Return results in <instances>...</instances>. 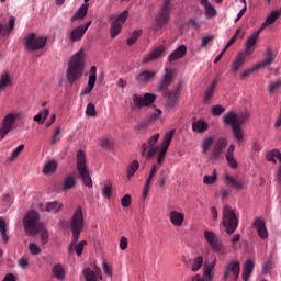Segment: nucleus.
Instances as JSON below:
<instances>
[{"label":"nucleus","instance_id":"obj_1","mask_svg":"<svg viewBox=\"0 0 281 281\" xmlns=\"http://www.w3.org/2000/svg\"><path fill=\"white\" fill-rule=\"evenodd\" d=\"M69 227L72 233V240L68 247V252L74 254L76 251L77 256H82V251H85V247H87V240H81L78 243L80 238V234L85 229V216L82 214V206H77L75 210L70 221ZM78 243V244H76Z\"/></svg>","mask_w":281,"mask_h":281},{"label":"nucleus","instance_id":"obj_2","mask_svg":"<svg viewBox=\"0 0 281 281\" xmlns=\"http://www.w3.org/2000/svg\"><path fill=\"white\" fill-rule=\"evenodd\" d=\"M45 226L41 223V217L36 211H30L24 217V229L27 236H36L38 232L41 233V240L43 245L47 244L49 240V233L44 231Z\"/></svg>","mask_w":281,"mask_h":281},{"label":"nucleus","instance_id":"obj_3","mask_svg":"<svg viewBox=\"0 0 281 281\" xmlns=\"http://www.w3.org/2000/svg\"><path fill=\"white\" fill-rule=\"evenodd\" d=\"M85 72V52L81 49L77 52L68 63V68L66 70V78L69 85L80 80L82 74Z\"/></svg>","mask_w":281,"mask_h":281},{"label":"nucleus","instance_id":"obj_4","mask_svg":"<svg viewBox=\"0 0 281 281\" xmlns=\"http://www.w3.org/2000/svg\"><path fill=\"white\" fill-rule=\"evenodd\" d=\"M249 120L248 112H241L237 114L235 112H228L223 116V122L226 126H231L233 131V135L236 142H243L245 135L243 134V128L240 127L241 124H245Z\"/></svg>","mask_w":281,"mask_h":281},{"label":"nucleus","instance_id":"obj_5","mask_svg":"<svg viewBox=\"0 0 281 281\" xmlns=\"http://www.w3.org/2000/svg\"><path fill=\"white\" fill-rule=\"evenodd\" d=\"M77 170L79 172V177L83 181V184L87 186V188H93V180H91L89 168H87V155H85L82 149L77 151Z\"/></svg>","mask_w":281,"mask_h":281},{"label":"nucleus","instance_id":"obj_6","mask_svg":"<svg viewBox=\"0 0 281 281\" xmlns=\"http://www.w3.org/2000/svg\"><path fill=\"white\" fill-rule=\"evenodd\" d=\"M222 224L225 227L226 234H234V232L238 229V217L236 216V212L227 205L223 209Z\"/></svg>","mask_w":281,"mask_h":281},{"label":"nucleus","instance_id":"obj_7","mask_svg":"<svg viewBox=\"0 0 281 281\" xmlns=\"http://www.w3.org/2000/svg\"><path fill=\"white\" fill-rule=\"evenodd\" d=\"M157 142H159V134H154L147 139V143H143L140 146L142 157H145V159H153V157L159 153V147L156 146Z\"/></svg>","mask_w":281,"mask_h":281},{"label":"nucleus","instance_id":"obj_8","mask_svg":"<svg viewBox=\"0 0 281 281\" xmlns=\"http://www.w3.org/2000/svg\"><path fill=\"white\" fill-rule=\"evenodd\" d=\"M170 0H164L160 10L156 15V25H154V30H161V27L168 25V21H170Z\"/></svg>","mask_w":281,"mask_h":281},{"label":"nucleus","instance_id":"obj_9","mask_svg":"<svg viewBox=\"0 0 281 281\" xmlns=\"http://www.w3.org/2000/svg\"><path fill=\"white\" fill-rule=\"evenodd\" d=\"M181 89H183L182 83H178L173 90H169L160 95L165 98V106L166 109L172 110L175 106L179 104V98L181 95Z\"/></svg>","mask_w":281,"mask_h":281},{"label":"nucleus","instance_id":"obj_10","mask_svg":"<svg viewBox=\"0 0 281 281\" xmlns=\"http://www.w3.org/2000/svg\"><path fill=\"white\" fill-rule=\"evenodd\" d=\"M133 104L131 106V111H137V109H144V106H150L155 100H157V95L153 93H145L144 97L139 94H133L132 97Z\"/></svg>","mask_w":281,"mask_h":281},{"label":"nucleus","instance_id":"obj_11","mask_svg":"<svg viewBox=\"0 0 281 281\" xmlns=\"http://www.w3.org/2000/svg\"><path fill=\"white\" fill-rule=\"evenodd\" d=\"M25 45L29 52H36L38 49H43V47L47 45V37L36 36V34L34 33H30L25 37Z\"/></svg>","mask_w":281,"mask_h":281},{"label":"nucleus","instance_id":"obj_12","mask_svg":"<svg viewBox=\"0 0 281 281\" xmlns=\"http://www.w3.org/2000/svg\"><path fill=\"white\" fill-rule=\"evenodd\" d=\"M175 78V70L165 68V75L160 79L158 86H157V91L158 93L164 94L170 91V85H172V79Z\"/></svg>","mask_w":281,"mask_h":281},{"label":"nucleus","instance_id":"obj_13","mask_svg":"<svg viewBox=\"0 0 281 281\" xmlns=\"http://www.w3.org/2000/svg\"><path fill=\"white\" fill-rule=\"evenodd\" d=\"M240 276V262L232 260L224 271V280L236 281Z\"/></svg>","mask_w":281,"mask_h":281},{"label":"nucleus","instance_id":"obj_14","mask_svg":"<svg viewBox=\"0 0 281 281\" xmlns=\"http://www.w3.org/2000/svg\"><path fill=\"white\" fill-rule=\"evenodd\" d=\"M212 251L220 257L227 256L228 254L227 246H225L223 240L218 238V236H216L214 233L212 234Z\"/></svg>","mask_w":281,"mask_h":281},{"label":"nucleus","instance_id":"obj_15","mask_svg":"<svg viewBox=\"0 0 281 281\" xmlns=\"http://www.w3.org/2000/svg\"><path fill=\"white\" fill-rule=\"evenodd\" d=\"M252 227H255L261 240H267V238H269V231H267V224L265 223V220L256 217L252 223Z\"/></svg>","mask_w":281,"mask_h":281},{"label":"nucleus","instance_id":"obj_16","mask_svg":"<svg viewBox=\"0 0 281 281\" xmlns=\"http://www.w3.org/2000/svg\"><path fill=\"white\" fill-rule=\"evenodd\" d=\"M95 80H98V67L92 66L90 68V75L88 78V86L82 90L81 95H89L95 87Z\"/></svg>","mask_w":281,"mask_h":281},{"label":"nucleus","instance_id":"obj_17","mask_svg":"<svg viewBox=\"0 0 281 281\" xmlns=\"http://www.w3.org/2000/svg\"><path fill=\"white\" fill-rule=\"evenodd\" d=\"M95 80H98V67L92 66L90 68V75L88 78V86L82 90L81 95H89L95 87Z\"/></svg>","mask_w":281,"mask_h":281},{"label":"nucleus","instance_id":"obj_18","mask_svg":"<svg viewBox=\"0 0 281 281\" xmlns=\"http://www.w3.org/2000/svg\"><path fill=\"white\" fill-rule=\"evenodd\" d=\"M260 29L252 33L246 41L245 43V50L244 53L248 54V56H251V54H254L255 49L254 47H256V43H258V38H260Z\"/></svg>","mask_w":281,"mask_h":281},{"label":"nucleus","instance_id":"obj_19","mask_svg":"<svg viewBox=\"0 0 281 281\" xmlns=\"http://www.w3.org/2000/svg\"><path fill=\"white\" fill-rule=\"evenodd\" d=\"M276 61V53H273V48L268 47L266 53L263 54V60L256 64L259 69H265V67H270Z\"/></svg>","mask_w":281,"mask_h":281},{"label":"nucleus","instance_id":"obj_20","mask_svg":"<svg viewBox=\"0 0 281 281\" xmlns=\"http://www.w3.org/2000/svg\"><path fill=\"white\" fill-rule=\"evenodd\" d=\"M155 76H157V72L155 71L143 70L138 75H136L135 80L137 85L146 87V85H148L153 80V78H155Z\"/></svg>","mask_w":281,"mask_h":281},{"label":"nucleus","instance_id":"obj_21","mask_svg":"<svg viewBox=\"0 0 281 281\" xmlns=\"http://www.w3.org/2000/svg\"><path fill=\"white\" fill-rule=\"evenodd\" d=\"M212 280V263L205 261L203 265V276L195 274L191 278V281H210Z\"/></svg>","mask_w":281,"mask_h":281},{"label":"nucleus","instance_id":"obj_22","mask_svg":"<svg viewBox=\"0 0 281 281\" xmlns=\"http://www.w3.org/2000/svg\"><path fill=\"white\" fill-rule=\"evenodd\" d=\"M164 52H166V47L157 46L143 58V65H148V63H153V60L161 58V54H164Z\"/></svg>","mask_w":281,"mask_h":281},{"label":"nucleus","instance_id":"obj_23","mask_svg":"<svg viewBox=\"0 0 281 281\" xmlns=\"http://www.w3.org/2000/svg\"><path fill=\"white\" fill-rule=\"evenodd\" d=\"M169 220L175 227H181L183 225V221H186V214L179 211H171L169 213Z\"/></svg>","mask_w":281,"mask_h":281},{"label":"nucleus","instance_id":"obj_24","mask_svg":"<svg viewBox=\"0 0 281 281\" xmlns=\"http://www.w3.org/2000/svg\"><path fill=\"white\" fill-rule=\"evenodd\" d=\"M187 52H188V48L186 47V45H180L169 55L168 61L175 63L176 60H181V58L186 56Z\"/></svg>","mask_w":281,"mask_h":281},{"label":"nucleus","instance_id":"obj_25","mask_svg":"<svg viewBox=\"0 0 281 281\" xmlns=\"http://www.w3.org/2000/svg\"><path fill=\"white\" fill-rule=\"evenodd\" d=\"M281 12L280 11H272L270 14L266 18V21L261 24L259 27V32H262L266 27H269V25H273L278 19H280Z\"/></svg>","mask_w":281,"mask_h":281},{"label":"nucleus","instance_id":"obj_26","mask_svg":"<svg viewBox=\"0 0 281 281\" xmlns=\"http://www.w3.org/2000/svg\"><path fill=\"white\" fill-rule=\"evenodd\" d=\"M188 269H191L193 272L196 273V271L201 270V267H203V256H198L195 258L189 259L187 262Z\"/></svg>","mask_w":281,"mask_h":281},{"label":"nucleus","instance_id":"obj_27","mask_svg":"<svg viewBox=\"0 0 281 281\" xmlns=\"http://www.w3.org/2000/svg\"><path fill=\"white\" fill-rule=\"evenodd\" d=\"M83 276L86 281H98V278L102 280V271L100 269L93 271L91 268H87L83 270Z\"/></svg>","mask_w":281,"mask_h":281},{"label":"nucleus","instance_id":"obj_28","mask_svg":"<svg viewBox=\"0 0 281 281\" xmlns=\"http://www.w3.org/2000/svg\"><path fill=\"white\" fill-rule=\"evenodd\" d=\"M225 181L229 188H236V190H243L245 188V182L237 180L232 177L229 173L225 175Z\"/></svg>","mask_w":281,"mask_h":281},{"label":"nucleus","instance_id":"obj_29","mask_svg":"<svg viewBox=\"0 0 281 281\" xmlns=\"http://www.w3.org/2000/svg\"><path fill=\"white\" fill-rule=\"evenodd\" d=\"M234 150H236V145H229L226 151V161L231 168H238V162L234 158Z\"/></svg>","mask_w":281,"mask_h":281},{"label":"nucleus","instance_id":"obj_30","mask_svg":"<svg viewBox=\"0 0 281 281\" xmlns=\"http://www.w3.org/2000/svg\"><path fill=\"white\" fill-rule=\"evenodd\" d=\"M207 128H210V125L203 119L192 122L193 133H205Z\"/></svg>","mask_w":281,"mask_h":281},{"label":"nucleus","instance_id":"obj_31","mask_svg":"<svg viewBox=\"0 0 281 281\" xmlns=\"http://www.w3.org/2000/svg\"><path fill=\"white\" fill-rule=\"evenodd\" d=\"M225 148H227V139L218 138L213 149V157H220Z\"/></svg>","mask_w":281,"mask_h":281},{"label":"nucleus","instance_id":"obj_32","mask_svg":"<svg viewBox=\"0 0 281 281\" xmlns=\"http://www.w3.org/2000/svg\"><path fill=\"white\" fill-rule=\"evenodd\" d=\"M16 123V115L14 114H8L2 122V128L5 130V132H11L12 127Z\"/></svg>","mask_w":281,"mask_h":281},{"label":"nucleus","instance_id":"obj_33","mask_svg":"<svg viewBox=\"0 0 281 281\" xmlns=\"http://www.w3.org/2000/svg\"><path fill=\"white\" fill-rule=\"evenodd\" d=\"M249 56L247 53L241 52L237 55L236 59L234 60L232 65L233 71H238L240 67L245 65V59Z\"/></svg>","mask_w":281,"mask_h":281},{"label":"nucleus","instance_id":"obj_34","mask_svg":"<svg viewBox=\"0 0 281 281\" xmlns=\"http://www.w3.org/2000/svg\"><path fill=\"white\" fill-rule=\"evenodd\" d=\"M89 10V4L83 3L74 14V16L70 19V21L74 23L75 21H80V19H85L87 16V12Z\"/></svg>","mask_w":281,"mask_h":281},{"label":"nucleus","instance_id":"obj_35","mask_svg":"<svg viewBox=\"0 0 281 281\" xmlns=\"http://www.w3.org/2000/svg\"><path fill=\"white\" fill-rule=\"evenodd\" d=\"M85 29H81L80 25L75 27L70 34H69V38L71 41V43H76L78 41L82 40V36H85Z\"/></svg>","mask_w":281,"mask_h":281},{"label":"nucleus","instance_id":"obj_36","mask_svg":"<svg viewBox=\"0 0 281 281\" xmlns=\"http://www.w3.org/2000/svg\"><path fill=\"white\" fill-rule=\"evenodd\" d=\"M175 133H177V130L173 128L165 134L160 148L168 150L172 143V137H175Z\"/></svg>","mask_w":281,"mask_h":281},{"label":"nucleus","instance_id":"obj_37","mask_svg":"<svg viewBox=\"0 0 281 281\" xmlns=\"http://www.w3.org/2000/svg\"><path fill=\"white\" fill-rule=\"evenodd\" d=\"M71 188H76V178L74 176L69 175L66 176L61 186L63 192H68V190H71Z\"/></svg>","mask_w":281,"mask_h":281},{"label":"nucleus","instance_id":"obj_38","mask_svg":"<svg viewBox=\"0 0 281 281\" xmlns=\"http://www.w3.org/2000/svg\"><path fill=\"white\" fill-rule=\"evenodd\" d=\"M251 271H254V261H251L249 259L244 265V270H243V274H241L244 281L249 280V276H251Z\"/></svg>","mask_w":281,"mask_h":281},{"label":"nucleus","instance_id":"obj_39","mask_svg":"<svg viewBox=\"0 0 281 281\" xmlns=\"http://www.w3.org/2000/svg\"><path fill=\"white\" fill-rule=\"evenodd\" d=\"M57 168L58 162H56V160H49L48 162L45 164L43 168V175H54Z\"/></svg>","mask_w":281,"mask_h":281},{"label":"nucleus","instance_id":"obj_40","mask_svg":"<svg viewBox=\"0 0 281 281\" xmlns=\"http://www.w3.org/2000/svg\"><path fill=\"white\" fill-rule=\"evenodd\" d=\"M12 85V77H10L9 72H3L0 76V91H3L7 87Z\"/></svg>","mask_w":281,"mask_h":281},{"label":"nucleus","instance_id":"obj_41","mask_svg":"<svg viewBox=\"0 0 281 281\" xmlns=\"http://www.w3.org/2000/svg\"><path fill=\"white\" fill-rule=\"evenodd\" d=\"M53 276L57 278V280H65V268L60 263H56L53 267Z\"/></svg>","mask_w":281,"mask_h":281},{"label":"nucleus","instance_id":"obj_42","mask_svg":"<svg viewBox=\"0 0 281 281\" xmlns=\"http://www.w3.org/2000/svg\"><path fill=\"white\" fill-rule=\"evenodd\" d=\"M60 210H63V203L58 201L48 202L46 204V212H53L56 214V212H60Z\"/></svg>","mask_w":281,"mask_h":281},{"label":"nucleus","instance_id":"obj_43","mask_svg":"<svg viewBox=\"0 0 281 281\" xmlns=\"http://www.w3.org/2000/svg\"><path fill=\"white\" fill-rule=\"evenodd\" d=\"M49 117V110L45 109L44 111L40 112L33 117L34 122H37V124H45V120Z\"/></svg>","mask_w":281,"mask_h":281},{"label":"nucleus","instance_id":"obj_44","mask_svg":"<svg viewBox=\"0 0 281 281\" xmlns=\"http://www.w3.org/2000/svg\"><path fill=\"white\" fill-rule=\"evenodd\" d=\"M0 234H1L2 240L4 243H8L10 240V237H8V226H7L5 220H3V217H0Z\"/></svg>","mask_w":281,"mask_h":281},{"label":"nucleus","instance_id":"obj_45","mask_svg":"<svg viewBox=\"0 0 281 281\" xmlns=\"http://www.w3.org/2000/svg\"><path fill=\"white\" fill-rule=\"evenodd\" d=\"M139 170V161L133 160L127 168V179H131Z\"/></svg>","mask_w":281,"mask_h":281},{"label":"nucleus","instance_id":"obj_46","mask_svg":"<svg viewBox=\"0 0 281 281\" xmlns=\"http://www.w3.org/2000/svg\"><path fill=\"white\" fill-rule=\"evenodd\" d=\"M122 32V23L113 22L110 29L111 38H115Z\"/></svg>","mask_w":281,"mask_h":281},{"label":"nucleus","instance_id":"obj_47","mask_svg":"<svg viewBox=\"0 0 281 281\" xmlns=\"http://www.w3.org/2000/svg\"><path fill=\"white\" fill-rule=\"evenodd\" d=\"M280 88H281L280 79L271 81L268 86V93H276V91H279Z\"/></svg>","mask_w":281,"mask_h":281},{"label":"nucleus","instance_id":"obj_48","mask_svg":"<svg viewBox=\"0 0 281 281\" xmlns=\"http://www.w3.org/2000/svg\"><path fill=\"white\" fill-rule=\"evenodd\" d=\"M201 5L205 8V16L206 19H212V3L207 0H200Z\"/></svg>","mask_w":281,"mask_h":281},{"label":"nucleus","instance_id":"obj_49","mask_svg":"<svg viewBox=\"0 0 281 281\" xmlns=\"http://www.w3.org/2000/svg\"><path fill=\"white\" fill-rule=\"evenodd\" d=\"M139 36H142V31H134L132 36L130 38H127V45H135V43H137V38H139Z\"/></svg>","mask_w":281,"mask_h":281},{"label":"nucleus","instance_id":"obj_50","mask_svg":"<svg viewBox=\"0 0 281 281\" xmlns=\"http://www.w3.org/2000/svg\"><path fill=\"white\" fill-rule=\"evenodd\" d=\"M86 115L89 117H95L98 115V112H95V105L93 103H88L86 108Z\"/></svg>","mask_w":281,"mask_h":281},{"label":"nucleus","instance_id":"obj_51","mask_svg":"<svg viewBox=\"0 0 281 281\" xmlns=\"http://www.w3.org/2000/svg\"><path fill=\"white\" fill-rule=\"evenodd\" d=\"M101 146L102 148H106V150H113L115 148V144L109 138L101 139Z\"/></svg>","mask_w":281,"mask_h":281},{"label":"nucleus","instance_id":"obj_52","mask_svg":"<svg viewBox=\"0 0 281 281\" xmlns=\"http://www.w3.org/2000/svg\"><path fill=\"white\" fill-rule=\"evenodd\" d=\"M258 69H260V68H258L257 65H255L251 68H249L248 70H244L240 74V79L245 80V78H249V76H251V74H254V71H258Z\"/></svg>","mask_w":281,"mask_h":281},{"label":"nucleus","instance_id":"obj_53","mask_svg":"<svg viewBox=\"0 0 281 281\" xmlns=\"http://www.w3.org/2000/svg\"><path fill=\"white\" fill-rule=\"evenodd\" d=\"M23 148H25V145H19V146L11 153L10 161H14V159H16V157H19V155H21V153H23Z\"/></svg>","mask_w":281,"mask_h":281},{"label":"nucleus","instance_id":"obj_54","mask_svg":"<svg viewBox=\"0 0 281 281\" xmlns=\"http://www.w3.org/2000/svg\"><path fill=\"white\" fill-rule=\"evenodd\" d=\"M225 113V108L223 105H213L212 106V115L218 117V115H223Z\"/></svg>","mask_w":281,"mask_h":281},{"label":"nucleus","instance_id":"obj_55","mask_svg":"<svg viewBox=\"0 0 281 281\" xmlns=\"http://www.w3.org/2000/svg\"><path fill=\"white\" fill-rule=\"evenodd\" d=\"M29 251H31L32 256H38V254H41V247L34 243H31L29 244Z\"/></svg>","mask_w":281,"mask_h":281},{"label":"nucleus","instance_id":"obj_56","mask_svg":"<svg viewBox=\"0 0 281 281\" xmlns=\"http://www.w3.org/2000/svg\"><path fill=\"white\" fill-rule=\"evenodd\" d=\"M131 203H132L131 194H125V195L121 199V205H122L123 207H131Z\"/></svg>","mask_w":281,"mask_h":281},{"label":"nucleus","instance_id":"obj_57","mask_svg":"<svg viewBox=\"0 0 281 281\" xmlns=\"http://www.w3.org/2000/svg\"><path fill=\"white\" fill-rule=\"evenodd\" d=\"M102 195L105 199H111V196L113 195V189L111 188V186H105L102 188Z\"/></svg>","mask_w":281,"mask_h":281},{"label":"nucleus","instance_id":"obj_58","mask_svg":"<svg viewBox=\"0 0 281 281\" xmlns=\"http://www.w3.org/2000/svg\"><path fill=\"white\" fill-rule=\"evenodd\" d=\"M166 153H168V149H164L160 147V151L157 157L158 166H161L164 164V159H166Z\"/></svg>","mask_w":281,"mask_h":281},{"label":"nucleus","instance_id":"obj_59","mask_svg":"<svg viewBox=\"0 0 281 281\" xmlns=\"http://www.w3.org/2000/svg\"><path fill=\"white\" fill-rule=\"evenodd\" d=\"M211 146H212V137L205 138L202 145V153L204 154L207 153Z\"/></svg>","mask_w":281,"mask_h":281},{"label":"nucleus","instance_id":"obj_60","mask_svg":"<svg viewBox=\"0 0 281 281\" xmlns=\"http://www.w3.org/2000/svg\"><path fill=\"white\" fill-rule=\"evenodd\" d=\"M128 19V11L122 12L114 22L121 23V25Z\"/></svg>","mask_w":281,"mask_h":281},{"label":"nucleus","instance_id":"obj_61","mask_svg":"<svg viewBox=\"0 0 281 281\" xmlns=\"http://www.w3.org/2000/svg\"><path fill=\"white\" fill-rule=\"evenodd\" d=\"M14 23H16V18H14V15H11L9 18V27L7 30V34H10L14 30Z\"/></svg>","mask_w":281,"mask_h":281},{"label":"nucleus","instance_id":"obj_62","mask_svg":"<svg viewBox=\"0 0 281 281\" xmlns=\"http://www.w3.org/2000/svg\"><path fill=\"white\" fill-rule=\"evenodd\" d=\"M120 249H122V251H125V249H128V239L126 237H121Z\"/></svg>","mask_w":281,"mask_h":281},{"label":"nucleus","instance_id":"obj_63","mask_svg":"<svg viewBox=\"0 0 281 281\" xmlns=\"http://www.w3.org/2000/svg\"><path fill=\"white\" fill-rule=\"evenodd\" d=\"M161 116V110H156L150 116L149 122H156Z\"/></svg>","mask_w":281,"mask_h":281},{"label":"nucleus","instance_id":"obj_64","mask_svg":"<svg viewBox=\"0 0 281 281\" xmlns=\"http://www.w3.org/2000/svg\"><path fill=\"white\" fill-rule=\"evenodd\" d=\"M18 265L22 269H25V267H27V265H30V261L27 260L26 257H22V258L19 259Z\"/></svg>","mask_w":281,"mask_h":281}]
</instances>
